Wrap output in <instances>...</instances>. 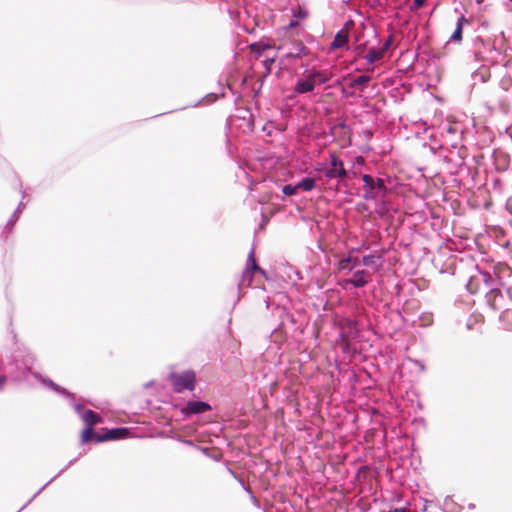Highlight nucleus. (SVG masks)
<instances>
[{
  "label": "nucleus",
  "instance_id": "f257e3e1",
  "mask_svg": "<svg viewBox=\"0 0 512 512\" xmlns=\"http://www.w3.org/2000/svg\"><path fill=\"white\" fill-rule=\"evenodd\" d=\"M169 379L172 383L173 390L177 393H181L183 390L193 391L196 383V374L192 370L183 372H172L169 375Z\"/></svg>",
  "mask_w": 512,
  "mask_h": 512
},
{
  "label": "nucleus",
  "instance_id": "f03ea898",
  "mask_svg": "<svg viewBox=\"0 0 512 512\" xmlns=\"http://www.w3.org/2000/svg\"><path fill=\"white\" fill-rule=\"evenodd\" d=\"M354 23L352 20H349L345 23L344 27L341 28L335 35L333 41L330 44L331 50H336L347 46L349 30L353 27Z\"/></svg>",
  "mask_w": 512,
  "mask_h": 512
},
{
  "label": "nucleus",
  "instance_id": "7ed1b4c3",
  "mask_svg": "<svg viewBox=\"0 0 512 512\" xmlns=\"http://www.w3.org/2000/svg\"><path fill=\"white\" fill-rule=\"evenodd\" d=\"M254 272H259L265 276V271L263 269H261L258 266V264L256 263L254 250H251V252L249 253L248 258H247L246 268L242 275V281L247 282L249 285L252 281V275Z\"/></svg>",
  "mask_w": 512,
  "mask_h": 512
},
{
  "label": "nucleus",
  "instance_id": "20e7f679",
  "mask_svg": "<svg viewBox=\"0 0 512 512\" xmlns=\"http://www.w3.org/2000/svg\"><path fill=\"white\" fill-rule=\"evenodd\" d=\"M343 162L335 155L331 154V168H329L325 175L328 178H343L346 176Z\"/></svg>",
  "mask_w": 512,
  "mask_h": 512
},
{
  "label": "nucleus",
  "instance_id": "39448f33",
  "mask_svg": "<svg viewBox=\"0 0 512 512\" xmlns=\"http://www.w3.org/2000/svg\"><path fill=\"white\" fill-rule=\"evenodd\" d=\"M211 406L203 401H188L186 406L181 410L183 414H201L210 411Z\"/></svg>",
  "mask_w": 512,
  "mask_h": 512
},
{
  "label": "nucleus",
  "instance_id": "423d86ee",
  "mask_svg": "<svg viewBox=\"0 0 512 512\" xmlns=\"http://www.w3.org/2000/svg\"><path fill=\"white\" fill-rule=\"evenodd\" d=\"M129 433L127 428H113L107 430L104 434H98L96 436V442H104L109 440L121 439L127 436Z\"/></svg>",
  "mask_w": 512,
  "mask_h": 512
},
{
  "label": "nucleus",
  "instance_id": "0eeeda50",
  "mask_svg": "<svg viewBox=\"0 0 512 512\" xmlns=\"http://www.w3.org/2000/svg\"><path fill=\"white\" fill-rule=\"evenodd\" d=\"M311 81L313 82L314 86L316 85H321L327 81H329L333 74L327 70H323V71H319V70H315V69H312L309 73H308Z\"/></svg>",
  "mask_w": 512,
  "mask_h": 512
},
{
  "label": "nucleus",
  "instance_id": "6e6552de",
  "mask_svg": "<svg viewBox=\"0 0 512 512\" xmlns=\"http://www.w3.org/2000/svg\"><path fill=\"white\" fill-rule=\"evenodd\" d=\"M306 54H307V49L304 46V44L300 41H297V42L293 43L292 48L288 49L285 52V57L296 59V58H301L302 56H304Z\"/></svg>",
  "mask_w": 512,
  "mask_h": 512
},
{
  "label": "nucleus",
  "instance_id": "1a4fd4ad",
  "mask_svg": "<svg viewBox=\"0 0 512 512\" xmlns=\"http://www.w3.org/2000/svg\"><path fill=\"white\" fill-rule=\"evenodd\" d=\"M314 84L311 81L309 75L307 74L304 79H300L297 81L294 92L297 94H304L308 92H312L314 90Z\"/></svg>",
  "mask_w": 512,
  "mask_h": 512
},
{
  "label": "nucleus",
  "instance_id": "9d476101",
  "mask_svg": "<svg viewBox=\"0 0 512 512\" xmlns=\"http://www.w3.org/2000/svg\"><path fill=\"white\" fill-rule=\"evenodd\" d=\"M366 274L367 273L364 270L357 271L354 274L353 279H346L343 281V286L346 287L347 285H353L358 288L364 287L368 283V280L365 278Z\"/></svg>",
  "mask_w": 512,
  "mask_h": 512
},
{
  "label": "nucleus",
  "instance_id": "9b49d317",
  "mask_svg": "<svg viewBox=\"0 0 512 512\" xmlns=\"http://www.w3.org/2000/svg\"><path fill=\"white\" fill-rule=\"evenodd\" d=\"M87 427L93 428L95 425L102 423V417L93 410H87L82 416Z\"/></svg>",
  "mask_w": 512,
  "mask_h": 512
},
{
  "label": "nucleus",
  "instance_id": "f8f14e48",
  "mask_svg": "<svg viewBox=\"0 0 512 512\" xmlns=\"http://www.w3.org/2000/svg\"><path fill=\"white\" fill-rule=\"evenodd\" d=\"M468 24V20L464 15H461L457 20V26L455 31L452 33L450 39L454 42H460L462 40L463 26Z\"/></svg>",
  "mask_w": 512,
  "mask_h": 512
},
{
  "label": "nucleus",
  "instance_id": "ddd939ff",
  "mask_svg": "<svg viewBox=\"0 0 512 512\" xmlns=\"http://www.w3.org/2000/svg\"><path fill=\"white\" fill-rule=\"evenodd\" d=\"M385 52L380 49L370 48L368 53L363 56L367 60L368 63L372 64L376 61H379L384 57Z\"/></svg>",
  "mask_w": 512,
  "mask_h": 512
},
{
  "label": "nucleus",
  "instance_id": "4468645a",
  "mask_svg": "<svg viewBox=\"0 0 512 512\" xmlns=\"http://www.w3.org/2000/svg\"><path fill=\"white\" fill-rule=\"evenodd\" d=\"M357 265H358L357 258L346 257V258L341 259L338 262V269L339 270H352Z\"/></svg>",
  "mask_w": 512,
  "mask_h": 512
},
{
  "label": "nucleus",
  "instance_id": "2eb2a0df",
  "mask_svg": "<svg viewBox=\"0 0 512 512\" xmlns=\"http://www.w3.org/2000/svg\"><path fill=\"white\" fill-rule=\"evenodd\" d=\"M268 48H270L269 45L263 44L261 42L253 43L250 45L251 53L254 54L255 58H259L261 56L262 52Z\"/></svg>",
  "mask_w": 512,
  "mask_h": 512
},
{
  "label": "nucleus",
  "instance_id": "dca6fc26",
  "mask_svg": "<svg viewBox=\"0 0 512 512\" xmlns=\"http://www.w3.org/2000/svg\"><path fill=\"white\" fill-rule=\"evenodd\" d=\"M297 187L304 191H311L315 187V180L309 177L303 178L299 183H297Z\"/></svg>",
  "mask_w": 512,
  "mask_h": 512
},
{
  "label": "nucleus",
  "instance_id": "f3484780",
  "mask_svg": "<svg viewBox=\"0 0 512 512\" xmlns=\"http://www.w3.org/2000/svg\"><path fill=\"white\" fill-rule=\"evenodd\" d=\"M96 436L94 434V429L91 428V427H86L82 433H81V442L83 444H86L88 443L89 441H91L92 439H95L96 440Z\"/></svg>",
  "mask_w": 512,
  "mask_h": 512
},
{
  "label": "nucleus",
  "instance_id": "a211bd4d",
  "mask_svg": "<svg viewBox=\"0 0 512 512\" xmlns=\"http://www.w3.org/2000/svg\"><path fill=\"white\" fill-rule=\"evenodd\" d=\"M371 80V77L368 76V75H361L355 79H353L351 81V83L349 84V87L350 88H356L360 85H364L366 83H368L369 81Z\"/></svg>",
  "mask_w": 512,
  "mask_h": 512
},
{
  "label": "nucleus",
  "instance_id": "6ab92c4d",
  "mask_svg": "<svg viewBox=\"0 0 512 512\" xmlns=\"http://www.w3.org/2000/svg\"><path fill=\"white\" fill-rule=\"evenodd\" d=\"M362 180L364 182V189H375V180L371 175L365 174L362 176Z\"/></svg>",
  "mask_w": 512,
  "mask_h": 512
},
{
  "label": "nucleus",
  "instance_id": "aec40b11",
  "mask_svg": "<svg viewBox=\"0 0 512 512\" xmlns=\"http://www.w3.org/2000/svg\"><path fill=\"white\" fill-rule=\"evenodd\" d=\"M364 191H365V193H364L365 199H376V198L384 195L382 193H379L375 189H364Z\"/></svg>",
  "mask_w": 512,
  "mask_h": 512
},
{
  "label": "nucleus",
  "instance_id": "412c9836",
  "mask_svg": "<svg viewBox=\"0 0 512 512\" xmlns=\"http://www.w3.org/2000/svg\"><path fill=\"white\" fill-rule=\"evenodd\" d=\"M298 187H297V184L295 186H292L290 184L288 185H285L283 188H282V192L286 195V196H292V195H295L298 191Z\"/></svg>",
  "mask_w": 512,
  "mask_h": 512
},
{
  "label": "nucleus",
  "instance_id": "4be33fe9",
  "mask_svg": "<svg viewBox=\"0 0 512 512\" xmlns=\"http://www.w3.org/2000/svg\"><path fill=\"white\" fill-rule=\"evenodd\" d=\"M375 186H376V190L379 192V193H382V194H385L386 193V186H385V182L383 179L381 178H378L376 181H375Z\"/></svg>",
  "mask_w": 512,
  "mask_h": 512
},
{
  "label": "nucleus",
  "instance_id": "5701e85b",
  "mask_svg": "<svg viewBox=\"0 0 512 512\" xmlns=\"http://www.w3.org/2000/svg\"><path fill=\"white\" fill-rule=\"evenodd\" d=\"M425 3V0H414V3L413 5L411 6V10L412 11H417L418 9H420Z\"/></svg>",
  "mask_w": 512,
  "mask_h": 512
},
{
  "label": "nucleus",
  "instance_id": "b1692460",
  "mask_svg": "<svg viewBox=\"0 0 512 512\" xmlns=\"http://www.w3.org/2000/svg\"><path fill=\"white\" fill-rule=\"evenodd\" d=\"M501 295H502V293L499 289H492L487 294V297L491 300V299H495L496 297L501 296Z\"/></svg>",
  "mask_w": 512,
  "mask_h": 512
},
{
  "label": "nucleus",
  "instance_id": "393cba45",
  "mask_svg": "<svg viewBox=\"0 0 512 512\" xmlns=\"http://www.w3.org/2000/svg\"><path fill=\"white\" fill-rule=\"evenodd\" d=\"M273 63H274V58H267L263 61V64L268 73L271 71V66Z\"/></svg>",
  "mask_w": 512,
  "mask_h": 512
},
{
  "label": "nucleus",
  "instance_id": "a878e982",
  "mask_svg": "<svg viewBox=\"0 0 512 512\" xmlns=\"http://www.w3.org/2000/svg\"><path fill=\"white\" fill-rule=\"evenodd\" d=\"M391 43H392V36H389V37L387 38V40L385 41L384 45L381 47V49H382L384 52H386V51H387V49L389 48V46L391 45Z\"/></svg>",
  "mask_w": 512,
  "mask_h": 512
},
{
  "label": "nucleus",
  "instance_id": "bb28decb",
  "mask_svg": "<svg viewBox=\"0 0 512 512\" xmlns=\"http://www.w3.org/2000/svg\"><path fill=\"white\" fill-rule=\"evenodd\" d=\"M365 50V45L364 44H359L355 47V51L357 53V56H362V53L364 52Z\"/></svg>",
  "mask_w": 512,
  "mask_h": 512
},
{
  "label": "nucleus",
  "instance_id": "cd10ccee",
  "mask_svg": "<svg viewBox=\"0 0 512 512\" xmlns=\"http://www.w3.org/2000/svg\"><path fill=\"white\" fill-rule=\"evenodd\" d=\"M6 382H7V377L4 375H0V389L3 388V386L6 384Z\"/></svg>",
  "mask_w": 512,
  "mask_h": 512
},
{
  "label": "nucleus",
  "instance_id": "c85d7f7f",
  "mask_svg": "<svg viewBox=\"0 0 512 512\" xmlns=\"http://www.w3.org/2000/svg\"><path fill=\"white\" fill-rule=\"evenodd\" d=\"M297 16L300 18H306L308 16V12L300 9Z\"/></svg>",
  "mask_w": 512,
  "mask_h": 512
},
{
  "label": "nucleus",
  "instance_id": "c756f323",
  "mask_svg": "<svg viewBox=\"0 0 512 512\" xmlns=\"http://www.w3.org/2000/svg\"><path fill=\"white\" fill-rule=\"evenodd\" d=\"M388 512H411V511L406 509V508H395V509L390 510Z\"/></svg>",
  "mask_w": 512,
  "mask_h": 512
},
{
  "label": "nucleus",
  "instance_id": "7c9ffc66",
  "mask_svg": "<svg viewBox=\"0 0 512 512\" xmlns=\"http://www.w3.org/2000/svg\"><path fill=\"white\" fill-rule=\"evenodd\" d=\"M370 259H371V257H370V256H365V257L363 258V262H364V264H365V265H368V264H369Z\"/></svg>",
  "mask_w": 512,
  "mask_h": 512
},
{
  "label": "nucleus",
  "instance_id": "2f4dec72",
  "mask_svg": "<svg viewBox=\"0 0 512 512\" xmlns=\"http://www.w3.org/2000/svg\"><path fill=\"white\" fill-rule=\"evenodd\" d=\"M507 210L512 215V206L511 205H507Z\"/></svg>",
  "mask_w": 512,
  "mask_h": 512
},
{
  "label": "nucleus",
  "instance_id": "473e14b6",
  "mask_svg": "<svg viewBox=\"0 0 512 512\" xmlns=\"http://www.w3.org/2000/svg\"><path fill=\"white\" fill-rule=\"evenodd\" d=\"M296 25H297V23H296V22H291V23H290V27H293V26H296Z\"/></svg>",
  "mask_w": 512,
  "mask_h": 512
}]
</instances>
